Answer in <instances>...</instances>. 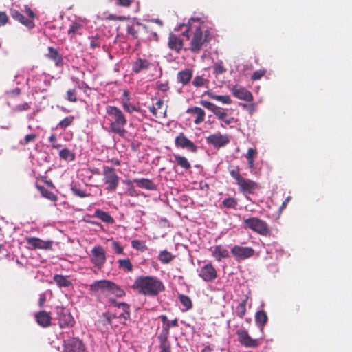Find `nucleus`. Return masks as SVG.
Segmentation results:
<instances>
[{
  "instance_id": "f257e3e1",
  "label": "nucleus",
  "mask_w": 352,
  "mask_h": 352,
  "mask_svg": "<svg viewBox=\"0 0 352 352\" xmlns=\"http://www.w3.org/2000/svg\"><path fill=\"white\" fill-rule=\"evenodd\" d=\"M184 27L186 30L182 32L183 36L188 39L189 33H192L189 48L191 52L199 53L202 47L211 41V34L208 28H205L204 23L200 19L191 18L188 23L180 24L176 30H181Z\"/></svg>"
},
{
  "instance_id": "f03ea898",
  "label": "nucleus",
  "mask_w": 352,
  "mask_h": 352,
  "mask_svg": "<svg viewBox=\"0 0 352 352\" xmlns=\"http://www.w3.org/2000/svg\"><path fill=\"white\" fill-rule=\"evenodd\" d=\"M131 287L138 294L148 296H156L165 290L163 282L153 276L137 277Z\"/></svg>"
},
{
  "instance_id": "7ed1b4c3",
  "label": "nucleus",
  "mask_w": 352,
  "mask_h": 352,
  "mask_svg": "<svg viewBox=\"0 0 352 352\" xmlns=\"http://www.w3.org/2000/svg\"><path fill=\"white\" fill-rule=\"evenodd\" d=\"M106 113L109 116L110 131L120 137H124L126 133L124 126L127 121L123 112L115 106L109 105L106 107Z\"/></svg>"
},
{
  "instance_id": "20e7f679",
  "label": "nucleus",
  "mask_w": 352,
  "mask_h": 352,
  "mask_svg": "<svg viewBox=\"0 0 352 352\" xmlns=\"http://www.w3.org/2000/svg\"><path fill=\"white\" fill-rule=\"evenodd\" d=\"M244 227L262 235L268 236L270 234V229L266 221L257 217H251L243 221Z\"/></svg>"
},
{
  "instance_id": "39448f33",
  "label": "nucleus",
  "mask_w": 352,
  "mask_h": 352,
  "mask_svg": "<svg viewBox=\"0 0 352 352\" xmlns=\"http://www.w3.org/2000/svg\"><path fill=\"white\" fill-rule=\"evenodd\" d=\"M103 182L107 185L106 190L113 192L119 185L120 177L117 175L116 170L107 166L102 167Z\"/></svg>"
},
{
  "instance_id": "423d86ee",
  "label": "nucleus",
  "mask_w": 352,
  "mask_h": 352,
  "mask_svg": "<svg viewBox=\"0 0 352 352\" xmlns=\"http://www.w3.org/2000/svg\"><path fill=\"white\" fill-rule=\"evenodd\" d=\"M200 104L204 107L211 111L219 120L223 121L225 124H230L236 122L234 118H228L226 109L218 107L207 100H201Z\"/></svg>"
},
{
  "instance_id": "0eeeda50",
  "label": "nucleus",
  "mask_w": 352,
  "mask_h": 352,
  "mask_svg": "<svg viewBox=\"0 0 352 352\" xmlns=\"http://www.w3.org/2000/svg\"><path fill=\"white\" fill-rule=\"evenodd\" d=\"M91 262L98 269H101L106 262V252L102 246L96 245L91 251Z\"/></svg>"
},
{
  "instance_id": "6e6552de",
  "label": "nucleus",
  "mask_w": 352,
  "mask_h": 352,
  "mask_svg": "<svg viewBox=\"0 0 352 352\" xmlns=\"http://www.w3.org/2000/svg\"><path fill=\"white\" fill-rule=\"evenodd\" d=\"M236 184L239 191L244 195H253L261 188L257 182L244 177H242Z\"/></svg>"
},
{
  "instance_id": "1a4fd4ad",
  "label": "nucleus",
  "mask_w": 352,
  "mask_h": 352,
  "mask_svg": "<svg viewBox=\"0 0 352 352\" xmlns=\"http://www.w3.org/2000/svg\"><path fill=\"white\" fill-rule=\"evenodd\" d=\"M230 253L236 260H245L254 256L255 251L251 247H243L238 245H234Z\"/></svg>"
},
{
  "instance_id": "9d476101",
  "label": "nucleus",
  "mask_w": 352,
  "mask_h": 352,
  "mask_svg": "<svg viewBox=\"0 0 352 352\" xmlns=\"http://www.w3.org/2000/svg\"><path fill=\"white\" fill-rule=\"evenodd\" d=\"M175 145L177 148L187 149L193 153H196L198 151V146L189 140L184 133H180L176 136Z\"/></svg>"
},
{
  "instance_id": "9b49d317",
  "label": "nucleus",
  "mask_w": 352,
  "mask_h": 352,
  "mask_svg": "<svg viewBox=\"0 0 352 352\" xmlns=\"http://www.w3.org/2000/svg\"><path fill=\"white\" fill-rule=\"evenodd\" d=\"M206 142L216 148H220L230 142V138L226 134L223 135L220 132H217L206 137Z\"/></svg>"
},
{
  "instance_id": "f8f14e48",
  "label": "nucleus",
  "mask_w": 352,
  "mask_h": 352,
  "mask_svg": "<svg viewBox=\"0 0 352 352\" xmlns=\"http://www.w3.org/2000/svg\"><path fill=\"white\" fill-rule=\"evenodd\" d=\"M56 310L60 327H69L74 325V320L70 313L61 307H57Z\"/></svg>"
},
{
  "instance_id": "ddd939ff",
  "label": "nucleus",
  "mask_w": 352,
  "mask_h": 352,
  "mask_svg": "<svg viewBox=\"0 0 352 352\" xmlns=\"http://www.w3.org/2000/svg\"><path fill=\"white\" fill-rule=\"evenodd\" d=\"M236 335L239 342L245 347L256 348L260 345L259 340L252 338L245 329L237 330Z\"/></svg>"
},
{
  "instance_id": "4468645a",
  "label": "nucleus",
  "mask_w": 352,
  "mask_h": 352,
  "mask_svg": "<svg viewBox=\"0 0 352 352\" xmlns=\"http://www.w3.org/2000/svg\"><path fill=\"white\" fill-rule=\"evenodd\" d=\"M199 276L205 281L212 282L217 277V272L213 265L208 263L201 267Z\"/></svg>"
},
{
  "instance_id": "2eb2a0df",
  "label": "nucleus",
  "mask_w": 352,
  "mask_h": 352,
  "mask_svg": "<svg viewBox=\"0 0 352 352\" xmlns=\"http://www.w3.org/2000/svg\"><path fill=\"white\" fill-rule=\"evenodd\" d=\"M25 240L30 249L50 250L52 248L51 241H45L37 237H26Z\"/></svg>"
},
{
  "instance_id": "dca6fc26",
  "label": "nucleus",
  "mask_w": 352,
  "mask_h": 352,
  "mask_svg": "<svg viewBox=\"0 0 352 352\" xmlns=\"http://www.w3.org/2000/svg\"><path fill=\"white\" fill-rule=\"evenodd\" d=\"M168 47L177 54H180L184 47V41L180 36L170 32L168 37Z\"/></svg>"
},
{
  "instance_id": "f3484780",
  "label": "nucleus",
  "mask_w": 352,
  "mask_h": 352,
  "mask_svg": "<svg viewBox=\"0 0 352 352\" xmlns=\"http://www.w3.org/2000/svg\"><path fill=\"white\" fill-rule=\"evenodd\" d=\"M186 113L193 118V122L196 125H199L205 121L206 112L199 107H191L186 110Z\"/></svg>"
},
{
  "instance_id": "a211bd4d",
  "label": "nucleus",
  "mask_w": 352,
  "mask_h": 352,
  "mask_svg": "<svg viewBox=\"0 0 352 352\" xmlns=\"http://www.w3.org/2000/svg\"><path fill=\"white\" fill-rule=\"evenodd\" d=\"M14 6L15 5L13 4L12 8L10 9V14L12 18L15 21L20 22L21 24L26 26L29 29L34 28L35 26L34 21L26 19L18 10L14 8Z\"/></svg>"
},
{
  "instance_id": "6ab92c4d",
  "label": "nucleus",
  "mask_w": 352,
  "mask_h": 352,
  "mask_svg": "<svg viewBox=\"0 0 352 352\" xmlns=\"http://www.w3.org/2000/svg\"><path fill=\"white\" fill-rule=\"evenodd\" d=\"M85 346L82 341L77 338H72L67 341L65 352H85Z\"/></svg>"
},
{
  "instance_id": "aec40b11",
  "label": "nucleus",
  "mask_w": 352,
  "mask_h": 352,
  "mask_svg": "<svg viewBox=\"0 0 352 352\" xmlns=\"http://www.w3.org/2000/svg\"><path fill=\"white\" fill-rule=\"evenodd\" d=\"M111 280H96L89 285V291L92 293L101 292L108 295Z\"/></svg>"
},
{
  "instance_id": "412c9836",
  "label": "nucleus",
  "mask_w": 352,
  "mask_h": 352,
  "mask_svg": "<svg viewBox=\"0 0 352 352\" xmlns=\"http://www.w3.org/2000/svg\"><path fill=\"white\" fill-rule=\"evenodd\" d=\"M232 92L233 96L238 99L243 100L246 102H250L253 100L252 93L241 86L237 85H234L232 89Z\"/></svg>"
},
{
  "instance_id": "4be33fe9",
  "label": "nucleus",
  "mask_w": 352,
  "mask_h": 352,
  "mask_svg": "<svg viewBox=\"0 0 352 352\" xmlns=\"http://www.w3.org/2000/svg\"><path fill=\"white\" fill-rule=\"evenodd\" d=\"M151 63L146 59L139 58L132 65V71L138 74L147 70L151 66Z\"/></svg>"
},
{
  "instance_id": "5701e85b",
  "label": "nucleus",
  "mask_w": 352,
  "mask_h": 352,
  "mask_svg": "<svg viewBox=\"0 0 352 352\" xmlns=\"http://www.w3.org/2000/svg\"><path fill=\"white\" fill-rule=\"evenodd\" d=\"M212 256L217 261H221L223 258H228L230 256L229 251L223 246L216 245L212 250Z\"/></svg>"
},
{
  "instance_id": "b1692460",
  "label": "nucleus",
  "mask_w": 352,
  "mask_h": 352,
  "mask_svg": "<svg viewBox=\"0 0 352 352\" xmlns=\"http://www.w3.org/2000/svg\"><path fill=\"white\" fill-rule=\"evenodd\" d=\"M133 182L136 184L138 187L148 190H156L157 188V185L151 179H134Z\"/></svg>"
},
{
  "instance_id": "393cba45",
  "label": "nucleus",
  "mask_w": 352,
  "mask_h": 352,
  "mask_svg": "<svg viewBox=\"0 0 352 352\" xmlns=\"http://www.w3.org/2000/svg\"><path fill=\"white\" fill-rule=\"evenodd\" d=\"M35 318L37 323L43 327H47L51 324L52 318L50 314L45 311L38 312L35 315Z\"/></svg>"
},
{
  "instance_id": "a878e982",
  "label": "nucleus",
  "mask_w": 352,
  "mask_h": 352,
  "mask_svg": "<svg viewBox=\"0 0 352 352\" xmlns=\"http://www.w3.org/2000/svg\"><path fill=\"white\" fill-rule=\"evenodd\" d=\"M168 336L159 334L157 339L160 343V352H171V345Z\"/></svg>"
},
{
  "instance_id": "bb28decb",
  "label": "nucleus",
  "mask_w": 352,
  "mask_h": 352,
  "mask_svg": "<svg viewBox=\"0 0 352 352\" xmlns=\"http://www.w3.org/2000/svg\"><path fill=\"white\" fill-rule=\"evenodd\" d=\"M174 160H170V162L176 163L177 165L187 170L191 168V164L188 160L182 155L175 154L173 155Z\"/></svg>"
},
{
  "instance_id": "cd10ccee",
  "label": "nucleus",
  "mask_w": 352,
  "mask_h": 352,
  "mask_svg": "<svg viewBox=\"0 0 352 352\" xmlns=\"http://www.w3.org/2000/svg\"><path fill=\"white\" fill-rule=\"evenodd\" d=\"M192 76V72L189 69H186L184 70L180 71L177 74V80L182 85H187Z\"/></svg>"
},
{
  "instance_id": "c85d7f7f",
  "label": "nucleus",
  "mask_w": 352,
  "mask_h": 352,
  "mask_svg": "<svg viewBox=\"0 0 352 352\" xmlns=\"http://www.w3.org/2000/svg\"><path fill=\"white\" fill-rule=\"evenodd\" d=\"M48 54L47 56L52 60L56 65H58L63 61V58L58 50L53 47H48Z\"/></svg>"
},
{
  "instance_id": "c756f323",
  "label": "nucleus",
  "mask_w": 352,
  "mask_h": 352,
  "mask_svg": "<svg viewBox=\"0 0 352 352\" xmlns=\"http://www.w3.org/2000/svg\"><path fill=\"white\" fill-rule=\"evenodd\" d=\"M94 217L98 218L102 221L107 223H114L113 218L107 212H104L100 209H98L95 211Z\"/></svg>"
},
{
  "instance_id": "7c9ffc66",
  "label": "nucleus",
  "mask_w": 352,
  "mask_h": 352,
  "mask_svg": "<svg viewBox=\"0 0 352 352\" xmlns=\"http://www.w3.org/2000/svg\"><path fill=\"white\" fill-rule=\"evenodd\" d=\"M36 188L41 192L43 197L52 201H55L57 200V196L54 192L46 189L45 187L38 184H36Z\"/></svg>"
},
{
  "instance_id": "2f4dec72",
  "label": "nucleus",
  "mask_w": 352,
  "mask_h": 352,
  "mask_svg": "<svg viewBox=\"0 0 352 352\" xmlns=\"http://www.w3.org/2000/svg\"><path fill=\"white\" fill-rule=\"evenodd\" d=\"M268 320L267 314L263 310L258 311L256 313L255 322L256 324L263 329Z\"/></svg>"
},
{
  "instance_id": "473e14b6",
  "label": "nucleus",
  "mask_w": 352,
  "mask_h": 352,
  "mask_svg": "<svg viewBox=\"0 0 352 352\" xmlns=\"http://www.w3.org/2000/svg\"><path fill=\"white\" fill-rule=\"evenodd\" d=\"M53 278L60 287H68L72 285V282L63 275L56 274Z\"/></svg>"
},
{
  "instance_id": "72a5a7b5",
  "label": "nucleus",
  "mask_w": 352,
  "mask_h": 352,
  "mask_svg": "<svg viewBox=\"0 0 352 352\" xmlns=\"http://www.w3.org/2000/svg\"><path fill=\"white\" fill-rule=\"evenodd\" d=\"M108 294H113L117 297H122L125 295V292L118 285L111 281Z\"/></svg>"
},
{
  "instance_id": "f704fd0d",
  "label": "nucleus",
  "mask_w": 352,
  "mask_h": 352,
  "mask_svg": "<svg viewBox=\"0 0 352 352\" xmlns=\"http://www.w3.org/2000/svg\"><path fill=\"white\" fill-rule=\"evenodd\" d=\"M257 150L256 148H250L248 150L245 157L248 160V167L250 168H253L254 166V158L257 155Z\"/></svg>"
},
{
  "instance_id": "c9c22d12",
  "label": "nucleus",
  "mask_w": 352,
  "mask_h": 352,
  "mask_svg": "<svg viewBox=\"0 0 352 352\" xmlns=\"http://www.w3.org/2000/svg\"><path fill=\"white\" fill-rule=\"evenodd\" d=\"M208 96L210 98L219 101L223 104H231L232 100L228 95H217L214 93H208Z\"/></svg>"
},
{
  "instance_id": "e433bc0d",
  "label": "nucleus",
  "mask_w": 352,
  "mask_h": 352,
  "mask_svg": "<svg viewBox=\"0 0 352 352\" xmlns=\"http://www.w3.org/2000/svg\"><path fill=\"white\" fill-rule=\"evenodd\" d=\"M174 258V256L167 250H162L158 255L159 261L163 264L169 263Z\"/></svg>"
},
{
  "instance_id": "4c0bfd02",
  "label": "nucleus",
  "mask_w": 352,
  "mask_h": 352,
  "mask_svg": "<svg viewBox=\"0 0 352 352\" xmlns=\"http://www.w3.org/2000/svg\"><path fill=\"white\" fill-rule=\"evenodd\" d=\"M59 157L60 159L67 162L74 161L75 160V153L68 148H63L59 151Z\"/></svg>"
},
{
  "instance_id": "58836bf2",
  "label": "nucleus",
  "mask_w": 352,
  "mask_h": 352,
  "mask_svg": "<svg viewBox=\"0 0 352 352\" xmlns=\"http://www.w3.org/2000/svg\"><path fill=\"white\" fill-rule=\"evenodd\" d=\"M118 263L120 269L124 270L127 272L133 271V265L129 258L119 259Z\"/></svg>"
},
{
  "instance_id": "ea45409f",
  "label": "nucleus",
  "mask_w": 352,
  "mask_h": 352,
  "mask_svg": "<svg viewBox=\"0 0 352 352\" xmlns=\"http://www.w3.org/2000/svg\"><path fill=\"white\" fill-rule=\"evenodd\" d=\"M248 298L243 300L236 307L235 314L240 318H243L246 314V304Z\"/></svg>"
},
{
  "instance_id": "a19ab883",
  "label": "nucleus",
  "mask_w": 352,
  "mask_h": 352,
  "mask_svg": "<svg viewBox=\"0 0 352 352\" xmlns=\"http://www.w3.org/2000/svg\"><path fill=\"white\" fill-rule=\"evenodd\" d=\"M116 318V316L111 314L109 312L103 313L98 320V322L102 324L103 326L111 324L112 320Z\"/></svg>"
},
{
  "instance_id": "79ce46f5",
  "label": "nucleus",
  "mask_w": 352,
  "mask_h": 352,
  "mask_svg": "<svg viewBox=\"0 0 352 352\" xmlns=\"http://www.w3.org/2000/svg\"><path fill=\"white\" fill-rule=\"evenodd\" d=\"M178 326V320L175 318L174 320L168 322L165 324L162 325V329L160 334L166 335L169 336L170 327H175Z\"/></svg>"
},
{
  "instance_id": "37998d69",
  "label": "nucleus",
  "mask_w": 352,
  "mask_h": 352,
  "mask_svg": "<svg viewBox=\"0 0 352 352\" xmlns=\"http://www.w3.org/2000/svg\"><path fill=\"white\" fill-rule=\"evenodd\" d=\"M179 302L184 307L185 311L190 309L192 307V302L189 296L184 294H179Z\"/></svg>"
},
{
  "instance_id": "c03bdc74",
  "label": "nucleus",
  "mask_w": 352,
  "mask_h": 352,
  "mask_svg": "<svg viewBox=\"0 0 352 352\" xmlns=\"http://www.w3.org/2000/svg\"><path fill=\"white\" fill-rule=\"evenodd\" d=\"M74 121V116H69L65 117L64 119L60 121L58 124V127L61 129H65L68 126H71Z\"/></svg>"
},
{
  "instance_id": "a18cd8bd",
  "label": "nucleus",
  "mask_w": 352,
  "mask_h": 352,
  "mask_svg": "<svg viewBox=\"0 0 352 352\" xmlns=\"http://www.w3.org/2000/svg\"><path fill=\"white\" fill-rule=\"evenodd\" d=\"M221 206L223 208H232V209H236L237 206V201L234 197H228L225 199L222 203Z\"/></svg>"
},
{
  "instance_id": "49530a36",
  "label": "nucleus",
  "mask_w": 352,
  "mask_h": 352,
  "mask_svg": "<svg viewBox=\"0 0 352 352\" xmlns=\"http://www.w3.org/2000/svg\"><path fill=\"white\" fill-rule=\"evenodd\" d=\"M82 25L80 23H72L68 30V35L74 36L77 34H81L80 30H82Z\"/></svg>"
},
{
  "instance_id": "de8ad7c7",
  "label": "nucleus",
  "mask_w": 352,
  "mask_h": 352,
  "mask_svg": "<svg viewBox=\"0 0 352 352\" xmlns=\"http://www.w3.org/2000/svg\"><path fill=\"white\" fill-rule=\"evenodd\" d=\"M71 190L74 195H75L79 197H81V198H84V197L90 196V194L86 193L85 190H83L80 188L79 185H76V184L72 185Z\"/></svg>"
},
{
  "instance_id": "09e8293b",
  "label": "nucleus",
  "mask_w": 352,
  "mask_h": 352,
  "mask_svg": "<svg viewBox=\"0 0 352 352\" xmlns=\"http://www.w3.org/2000/svg\"><path fill=\"white\" fill-rule=\"evenodd\" d=\"M119 307H122L124 312L120 314L119 316H116V318H124L125 320H127L130 317V311H129V306L126 303L124 302H120L118 305Z\"/></svg>"
},
{
  "instance_id": "8fccbe9b",
  "label": "nucleus",
  "mask_w": 352,
  "mask_h": 352,
  "mask_svg": "<svg viewBox=\"0 0 352 352\" xmlns=\"http://www.w3.org/2000/svg\"><path fill=\"white\" fill-rule=\"evenodd\" d=\"M131 246L133 248L140 250L141 252H144L147 250V247L145 245L144 242L140 240H133L131 241Z\"/></svg>"
},
{
  "instance_id": "3c124183",
  "label": "nucleus",
  "mask_w": 352,
  "mask_h": 352,
  "mask_svg": "<svg viewBox=\"0 0 352 352\" xmlns=\"http://www.w3.org/2000/svg\"><path fill=\"white\" fill-rule=\"evenodd\" d=\"M226 69L224 67L223 62L219 61L213 65V74L215 75H219L225 73Z\"/></svg>"
},
{
  "instance_id": "603ef678",
  "label": "nucleus",
  "mask_w": 352,
  "mask_h": 352,
  "mask_svg": "<svg viewBox=\"0 0 352 352\" xmlns=\"http://www.w3.org/2000/svg\"><path fill=\"white\" fill-rule=\"evenodd\" d=\"M192 83L196 87H201L208 83V80L204 78L201 76H196Z\"/></svg>"
},
{
  "instance_id": "864d4df0",
  "label": "nucleus",
  "mask_w": 352,
  "mask_h": 352,
  "mask_svg": "<svg viewBox=\"0 0 352 352\" xmlns=\"http://www.w3.org/2000/svg\"><path fill=\"white\" fill-rule=\"evenodd\" d=\"M111 248L113 251L116 254H122L124 253V248L122 246L120 245L119 242L114 241L113 239L111 240Z\"/></svg>"
},
{
  "instance_id": "5fc2aeb1",
  "label": "nucleus",
  "mask_w": 352,
  "mask_h": 352,
  "mask_svg": "<svg viewBox=\"0 0 352 352\" xmlns=\"http://www.w3.org/2000/svg\"><path fill=\"white\" fill-rule=\"evenodd\" d=\"M229 173L230 176L236 180V183L243 177L240 173V169L238 166L229 170Z\"/></svg>"
},
{
  "instance_id": "6e6d98bb",
  "label": "nucleus",
  "mask_w": 352,
  "mask_h": 352,
  "mask_svg": "<svg viewBox=\"0 0 352 352\" xmlns=\"http://www.w3.org/2000/svg\"><path fill=\"white\" fill-rule=\"evenodd\" d=\"M265 69H258L255 71L252 75L251 76V80H260L263 76L266 74Z\"/></svg>"
},
{
  "instance_id": "4d7b16f0",
  "label": "nucleus",
  "mask_w": 352,
  "mask_h": 352,
  "mask_svg": "<svg viewBox=\"0 0 352 352\" xmlns=\"http://www.w3.org/2000/svg\"><path fill=\"white\" fill-rule=\"evenodd\" d=\"M66 99L72 102H76L77 101L76 97V91L75 89H69L67 91V98Z\"/></svg>"
},
{
  "instance_id": "13d9d810",
  "label": "nucleus",
  "mask_w": 352,
  "mask_h": 352,
  "mask_svg": "<svg viewBox=\"0 0 352 352\" xmlns=\"http://www.w3.org/2000/svg\"><path fill=\"white\" fill-rule=\"evenodd\" d=\"M122 107H123L124 109L129 113H132L133 111H139L138 109L135 106L131 104V103H129L128 102H123Z\"/></svg>"
},
{
  "instance_id": "bf43d9fd",
  "label": "nucleus",
  "mask_w": 352,
  "mask_h": 352,
  "mask_svg": "<svg viewBox=\"0 0 352 352\" xmlns=\"http://www.w3.org/2000/svg\"><path fill=\"white\" fill-rule=\"evenodd\" d=\"M36 135L28 134V135H25L23 141L20 142V144H23V145L28 144L31 142H34L36 140Z\"/></svg>"
},
{
  "instance_id": "052dcab7",
  "label": "nucleus",
  "mask_w": 352,
  "mask_h": 352,
  "mask_svg": "<svg viewBox=\"0 0 352 352\" xmlns=\"http://www.w3.org/2000/svg\"><path fill=\"white\" fill-rule=\"evenodd\" d=\"M30 109V103L25 102L23 104H19V105L16 106L15 108H14V110L16 111L21 112V111H28Z\"/></svg>"
},
{
  "instance_id": "680f3d73",
  "label": "nucleus",
  "mask_w": 352,
  "mask_h": 352,
  "mask_svg": "<svg viewBox=\"0 0 352 352\" xmlns=\"http://www.w3.org/2000/svg\"><path fill=\"white\" fill-rule=\"evenodd\" d=\"M8 20L9 18L6 12H0V27L5 25Z\"/></svg>"
},
{
  "instance_id": "e2e57ef3",
  "label": "nucleus",
  "mask_w": 352,
  "mask_h": 352,
  "mask_svg": "<svg viewBox=\"0 0 352 352\" xmlns=\"http://www.w3.org/2000/svg\"><path fill=\"white\" fill-rule=\"evenodd\" d=\"M24 11L28 16V18H27L28 19H31L33 21V19L36 17V14L28 6H24Z\"/></svg>"
},
{
  "instance_id": "0e129e2a",
  "label": "nucleus",
  "mask_w": 352,
  "mask_h": 352,
  "mask_svg": "<svg viewBox=\"0 0 352 352\" xmlns=\"http://www.w3.org/2000/svg\"><path fill=\"white\" fill-rule=\"evenodd\" d=\"M156 87L159 90H160L163 92L167 91L169 89V87H168V85L167 82H157Z\"/></svg>"
},
{
  "instance_id": "69168bd1",
  "label": "nucleus",
  "mask_w": 352,
  "mask_h": 352,
  "mask_svg": "<svg viewBox=\"0 0 352 352\" xmlns=\"http://www.w3.org/2000/svg\"><path fill=\"white\" fill-rule=\"evenodd\" d=\"M126 32L129 34H131L133 38H138V30L135 29V28L132 25H127L126 27Z\"/></svg>"
},
{
  "instance_id": "338daca9",
  "label": "nucleus",
  "mask_w": 352,
  "mask_h": 352,
  "mask_svg": "<svg viewBox=\"0 0 352 352\" xmlns=\"http://www.w3.org/2000/svg\"><path fill=\"white\" fill-rule=\"evenodd\" d=\"M126 194L130 197H138L140 195L133 186L128 188Z\"/></svg>"
},
{
  "instance_id": "774afa93",
  "label": "nucleus",
  "mask_w": 352,
  "mask_h": 352,
  "mask_svg": "<svg viewBox=\"0 0 352 352\" xmlns=\"http://www.w3.org/2000/svg\"><path fill=\"white\" fill-rule=\"evenodd\" d=\"M117 4L123 7H129L131 4V0H116Z\"/></svg>"
}]
</instances>
